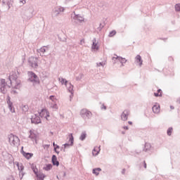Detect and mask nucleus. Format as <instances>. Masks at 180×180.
<instances>
[{
    "label": "nucleus",
    "instance_id": "obj_1",
    "mask_svg": "<svg viewBox=\"0 0 180 180\" xmlns=\"http://www.w3.org/2000/svg\"><path fill=\"white\" fill-rule=\"evenodd\" d=\"M33 13H34V8L32 6H28L22 15V18L25 20H30L33 18Z\"/></svg>",
    "mask_w": 180,
    "mask_h": 180
},
{
    "label": "nucleus",
    "instance_id": "obj_2",
    "mask_svg": "<svg viewBox=\"0 0 180 180\" xmlns=\"http://www.w3.org/2000/svg\"><path fill=\"white\" fill-rule=\"evenodd\" d=\"M8 79L11 84H12V79L13 81H15V85L14 86V89H19V88H20V82L18 81V74L13 73L9 76Z\"/></svg>",
    "mask_w": 180,
    "mask_h": 180
},
{
    "label": "nucleus",
    "instance_id": "obj_3",
    "mask_svg": "<svg viewBox=\"0 0 180 180\" xmlns=\"http://www.w3.org/2000/svg\"><path fill=\"white\" fill-rule=\"evenodd\" d=\"M8 141L11 146H16V144H19L20 140L17 136L13 135V134H11L10 135H8Z\"/></svg>",
    "mask_w": 180,
    "mask_h": 180
},
{
    "label": "nucleus",
    "instance_id": "obj_4",
    "mask_svg": "<svg viewBox=\"0 0 180 180\" xmlns=\"http://www.w3.org/2000/svg\"><path fill=\"white\" fill-rule=\"evenodd\" d=\"M30 78L28 79V81L30 82H34V84H40V79H39V77H37V75L33 72H28Z\"/></svg>",
    "mask_w": 180,
    "mask_h": 180
},
{
    "label": "nucleus",
    "instance_id": "obj_5",
    "mask_svg": "<svg viewBox=\"0 0 180 180\" xmlns=\"http://www.w3.org/2000/svg\"><path fill=\"white\" fill-rule=\"evenodd\" d=\"M65 9L62 6H56L53 9L52 11V18H56L58 15L61 13V12H64Z\"/></svg>",
    "mask_w": 180,
    "mask_h": 180
},
{
    "label": "nucleus",
    "instance_id": "obj_6",
    "mask_svg": "<svg viewBox=\"0 0 180 180\" xmlns=\"http://www.w3.org/2000/svg\"><path fill=\"white\" fill-rule=\"evenodd\" d=\"M80 115L84 120H86V119H91V117L92 116V112L86 109H82L80 111Z\"/></svg>",
    "mask_w": 180,
    "mask_h": 180
},
{
    "label": "nucleus",
    "instance_id": "obj_7",
    "mask_svg": "<svg viewBox=\"0 0 180 180\" xmlns=\"http://www.w3.org/2000/svg\"><path fill=\"white\" fill-rule=\"evenodd\" d=\"M39 58L34 56H31L29 58L28 63L32 68H37L39 64L37 63Z\"/></svg>",
    "mask_w": 180,
    "mask_h": 180
},
{
    "label": "nucleus",
    "instance_id": "obj_8",
    "mask_svg": "<svg viewBox=\"0 0 180 180\" xmlns=\"http://www.w3.org/2000/svg\"><path fill=\"white\" fill-rule=\"evenodd\" d=\"M75 16L73 17V20L75 22V23H82V22H84V17L81 16V15L79 14H75V12H73Z\"/></svg>",
    "mask_w": 180,
    "mask_h": 180
},
{
    "label": "nucleus",
    "instance_id": "obj_9",
    "mask_svg": "<svg viewBox=\"0 0 180 180\" xmlns=\"http://www.w3.org/2000/svg\"><path fill=\"white\" fill-rule=\"evenodd\" d=\"M31 123L34 124H39L41 123V120L39 115L34 114L31 117Z\"/></svg>",
    "mask_w": 180,
    "mask_h": 180
},
{
    "label": "nucleus",
    "instance_id": "obj_10",
    "mask_svg": "<svg viewBox=\"0 0 180 180\" xmlns=\"http://www.w3.org/2000/svg\"><path fill=\"white\" fill-rule=\"evenodd\" d=\"M6 85H8V84L6 83L5 79H1V84H0V91H1V94H6Z\"/></svg>",
    "mask_w": 180,
    "mask_h": 180
},
{
    "label": "nucleus",
    "instance_id": "obj_11",
    "mask_svg": "<svg viewBox=\"0 0 180 180\" xmlns=\"http://www.w3.org/2000/svg\"><path fill=\"white\" fill-rule=\"evenodd\" d=\"M69 143H65L63 145L65 148H70V147L74 146V136H72V134H69Z\"/></svg>",
    "mask_w": 180,
    "mask_h": 180
},
{
    "label": "nucleus",
    "instance_id": "obj_12",
    "mask_svg": "<svg viewBox=\"0 0 180 180\" xmlns=\"http://www.w3.org/2000/svg\"><path fill=\"white\" fill-rule=\"evenodd\" d=\"M6 102L11 113H15V108L13 107V103L11 101V96L7 97Z\"/></svg>",
    "mask_w": 180,
    "mask_h": 180
},
{
    "label": "nucleus",
    "instance_id": "obj_13",
    "mask_svg": "<svg viewBox=\"0 0 180 180\" xmlns=\"http://www.w3.org/2000/svg\"><path fill=\"white\" fill-rule=\"evenodd\" d=\"M130 115V111L129 110H124L121 114V119L123 122H126Z\"/></svg>",
    "mask_w": 180,
    "mask_h": 180
},
{
    "label": "nucleus",
    "instance_id": "obj_14",
    "mask_svg": "<svg viewBox=\"0 0 180 180\" xmlns=\"http://www.w3.org/2000/svg\"><path fill=\"white\" fill-rule=\"evenodd\" d=\"M13 4V0H3L2 4L3 6H7V9H11V6Z\"/></svg>",
    "mask_w": 180,
    "mask_h": 180
},
{
    "label": "nucleus",
    "instance_id": "obj_15",
    "mask_svg": "<svg viewBox=\"0 0 180 180\" xmlns=\"http://www.w3.org/2000/svg\"><path fill=\"white\" fill-rule=\"evenodd\" d=\"M115 60H118V61H120L121 63V64H122L121 67H124V65H123V64H126V63H127V60L124 58L121 57V56H117V57H115V58L113 57L112 60H115Z\"/></svg>",
    "mask_w": 180,
    "mask_h": 180
},
{
    "label": "nucleus",
    "instance_id": "obj_16",
    "mask_svg": "<svg viewBox=\"0 0 180 180\" xmlns=\"http://www.w3.org/2000/svg\"><path fill=\"white\" fill-rule=\"evenodd\" d=\"M51 162H52L53 165H54L56 167H58V165H60V162H58V160H57V156L56 155H52Z\"/></svg>",
    "mask_w": 180,
    "mask_h": 180
},
{
    "label": "nucleus",
    "instance_id": "obj_17",
    "mask_svg": "<svg viewBox=\"0 0 180 180\" xmlns=\"http://www.w3.org/2000/svg\"><path fill=\"white\" fill-rule=\"evenodd\" d=\"M45 115V117H50V113L49 112V111H47V110L46 109H42L41 112H39V116H41V117H43Z\"/></svg>",
    "mask_w": 180,
    "mask_h": 180
},
{
    "label": "nucleus",
    "instance_id": "obj_18",
    "mask_svg": "<svg viewBox=\"0 0 180 180\" xmlns=\"http://www.w3.org/2000/svg\"><path fill=\"white\" fill-rule=\"evenodd\" d=\"M93 44L91 46L92 50H99V46H98V41H96V38H94Z\"/></svg>",
    "mask_w": 180,
    "mask_h": 180
},
{
    "label": "nucleus",
    "instance_id": "obj_19",
    "mask_svg": "<svg viewBox=\"0 0 180 180\" xmlns=\"http://www.w3.org/2000/svg\"><path fill=\"white\" fill-rule=\"evenodd\" d=\"M22 155L27 160H30V158H32V157H33V153H26L25 151H22Z\"/></svg>",
    "mask_w": 180,
    "mask_h": 180
},
{
    "label": "nucleus",
    "instance_id": "obj_20",
    "mask_svg": "<svg viewBox=\"0 0 180 180\" xmlns=\"http://www.w3.org/2000/svg\"><path fill=\"white\" fill-rule=\"evenodd\" d=\"M47 51H49V47L47 46H44L41 49H37V52L42 53V54H44Z\"/></svg>",
    "mask_w": 180,
    "mask_h": 180
},
{
    "label": "nucleus",
    "instance_id": "obj_21",
    "mask_svg": "<svg viewBox=\"0 0 180 180\" xmlns=\"http://www.w3.org/2000/svg\"><path fill=\"white\" fill-rule=\"evenodd\" d=\"M66 88L68 89V92L72 95V92H74V85H72L71 83H68Z\"/></svg>",
    "mask_w": 180,
    "mask_h": 180
},
{
    "label": "nucleus",
    "instance_id": "obj_22",
    "mask_svg": "<svg viewBox=\"0 0 180 180\" xmlns=\"http://www.w3.org/2000/svg\"><path fill=\"white\" fill-rule=\"evenodd\" d=\"M150 150H151V144H150L149 143H146L143 148V151H145V153H147L150 151Z\"/></svg>",
    "mask_w": 180,
    "mask_h": 180
},
{
    "label": "nucleus",
    "instance_id": "obj_23",
    "mask_svg": "<svg viewBox=\"0 0 180 180\" xmlns=\"http://www.w3.org/2000/svg\"><path fill=\"white\" fill-rule=\"evenodd\" d=\"M136 63H139V66L141 67L143 65V59L140 55H137L136 56Z\"/></svg>",
    "mask_w": 180,
    "mask_h": 180
},
{
    "label": "nucleus",
    "instance_id": "obj_24",
    "mask_svg": "<svg viewBox=\"0 0 180 180\" xmlns=\"http://www.w3.org/2000/svg\"><path fill=\"white\" fill-rule=\"evenodd\" d=\"M35 175L39 180H44V178H46V176L43 173H38Z\"/></svg>",
    "mask_w": 180,
    "mask_h": 180
},
{
    "label": "nucleus",
    "instance_id": "obj_25",
    "mask_svg": "<svg viewBox=\"0 0 180 180\" xmlns=\"http://www.w3.org/2000/svg\"><path fill=\"white\" fill-rule=\"evenodd\" d=\"M101 171H102V169H101L100 167H97V168L93 169L92 172L95 175L98 176L99 175V172H101Z\"/></svg>",
    "mask_w": 180,
    "mask_h": 180
},
{
    "label": "nucleus",
    "instance_id": "obj_26",
    "mask_svg": "<svg viewBox=\"0 0 180 180\" xmlns=\"http://www.w3.org/2000/svg\"><path fill=\"white\" fill-rule=\"evenodd\" d=\"M85 139H86V131H83L80 135L79 140H81V141H84Z\"/></svg>",
    "mask_w": 180,
    "mask_h": 180
},
{
    "label": "nucleus",
    "instance_id": "obj_27",
    "mask_svg": "<svg viewBox=\"0 0 180 180\" xmlns=\"http://www.w3.org/2000/svg\"><path fill=\"white\" fill-rule=\"evenodd\" d=\"M153 113H158L160 112V106L153 105L152 108Z\"/></svg>",
    "mask_w": 180,
    "mask_h": 180
},
{
    "label": "nucleus",
    "instance_id": "obj_28",
    "mask_svg": "<svg viewBox=\"0 0 180 180\" xmlns=\"http://www.w3.org/2000/svg\"><path fill=\"white\" fill-rule=\"evenodd\" d=\"M51 168H53V165L48 164V165H46V167H44L43 169H44V171H50Z\"/></svg>",
    "mask_w": 180,
    "mask_h": 180
},
{
    "label": "nucleus",
    "instance_id": "obj_29",
    "mask_svg": "<svg viewBox=\"0 0 180 180\" xmlns=\"http://www.w3.org/2000/svg\"><path fill=\"white\" fill-rule=\"evenodd\" d=\"M22 112H25V113H26V112H27V110H29V106L26 105H22Z\"/></svg>",
    "mask_w": 180,
    "mask_h": 180
},
{
    "label": "nucleus",
    "instance_id": "obj_30",
    "mask_svg": "<svg viewBox=\"0 0 180 180\" xmlns=\"http://www.w3.org/2000/svg\"><path fill=\"white\" fill-rule=\"evenodd\" d=\"M31 168H32V171H33V172H34V174L36 175L37 174H39V170L37 169V167H36V166H34V165H32V167H31Z\"/></svg>",
    "mask_w": 180,
    "mask_h": 180
},
{
    "label": "nucleus",
    "instance_id": "obj_31",
    "mask_svg": "<svg viewBox=\"0 0 180 180\" xmlns=\"http://www.w3.org/2000/svg\"><path fill=\"white\" fill-rule=\"evenodd\" d=\"M60 82H61L62 85H65V86H67V85H68V81H67V79H65L64 78H61Z\"/></svg>",
    "mask_w": 180,
    "mask_h": 180
},
{
    "label": "nucleus",
    "instance_id": "obj_32",
    "mask_svg": "<svg viewBox=\"0 0 180 180\" xmlns=\"http://www.w3.org/2000/svg\"><path fill=\"white\" fill-rule=\"evenodd\" d=\"M173 130H174V129L172 127H169L167 131V136H172Z\"/></svg>",
    "mask_w": 180,
    "mask_h": 180
},
{
    "label": "nucleus",
    "instance_id": "obj_33",
    "mask_svg": "<svg viewBox=\"0 0 180 180\" xmlns=\"http://www.w3.org/2000/svg\"><path fill=\"white\" fill-rule=\"evenodd\" d=\"M116 34V30H112L111 32H110L108 36L109 37H113V36H115Z\"/></svg>",
    "mask_w": 180,
    "mask_h": 180
},
{
    "label": "nucleus",
    "instance_id": "obj_34",
    "mask_svg": "<svg viewBox=\"0 0 180 180\" xmlns=\"http://www.w3.org/2000/svg\"><path fill=\"white\" fill-rule=\"evenodd\" d=\"M174 8H175L176 12H180V4H176L174 6Z\"/></svg>",
    "mask_w": 180,
    "mask_h": 180
},
{
    "label": "nucleus",
    "instance_id": "obj_35",
    "mask_svg": "<svg viewBox=\"0 0 180 180\" xmlns=\"http://www.w3.org/2000/svg\"><path fill=\"white\" fill-rule=\"evenodd\" d=\"M83 77H84V75L80 73L79 76L76 77V81H81Z\"/></svg>",
    "mask_w": 180,
    "mask_h": 180
},
{
    "label": "nucleus",
    "instance_id": "obj_36",
    "mask_svg": "<svg viewBox=\"0 0 180 180\" xmlns=\"http://www.w3.org/2000/svg\"><path fill=\"white\" fill-rule=\"evenodd\" d=\"M29 139H31V140H36L37 135L36 134H32V135H30Z\"/></svg>",
    "mask_w": 180,
    "mask_h": 180
},
{
    "label": "nucleus",
    "instance_id": "obj_37",
    "mask_svg": "<svg viewBox=\"0 0 180 180\" xmlns=\"http://www.w3.org/2000/svg\"><path fill=\"white\" fill-rule=\"evenodd\" d=\"M17 167L19 171H23V169H25V167H23V165L19 166V163L17 164Z\"/></svg>",
    "mask_w": 180,
    "mask_h": 180
},
{
    "label": "nucleus",
    "instance_id": "obj_38",
    "mask_svg": "<svg viewBox=\"0 0 180 180\" xmlns=\"http://www.w3.org/2000/svg\"><path fill=\"white\" fill-rule=\"evenodd\" d=\"M11 94H12L13 95H18V91L16 90H15V89H13L11 91Z\"/></svg>",
    "mask_w": 180,
    "mask_h": 180
},
{
    "label": "nucleus",
    "instance_id": "obj_39",
    "mask_svg": "<svg viewBox=\"0 0 180 180\" xmlns=\"http://www.w3.org/2000/svg\"><path fill=\"white\" fill-rule=\"evenodd\" d=\"M49 99H50L52 102H55V101H56V96H49Z\"/></svg>",
    "mask_w": 180,
    "mask_h": 180
},
{
    "label": "nucleus",
    "instance_id": "obj_40",
    "mask_svg": "<svg viewBox=\"0 0 180 180\" xmlns=\"http://www.w3.org/2000/svg\"><path fill=\"white\" fill-rule=\"evenodd\" d=\"M104 27H105L104 25H102V23H100L99 27H98V30L101 31Z\"/></svg>",
    "mask_w": 180,
    "mask_h": 180
},
{
    "label": "nucleus",
    "instance_id": "obj_41",
    "mask_svg": "<svg viewBox=\"0 0 180 180\" xmlns=\"http://www.w3.org/2000/svg\"><path fill=\"white\" fill-rule=\"evenodd\" d=\"M53 146L54 148H56V149L60 148V146L56 144L55 142L53 143Z\"/></svg>",
    "mask_w": 180,
    "mask_h": 180
},
{
    "label": "nucleus",
    "instance_id": "obj_42",
    "mask_svg": "<svg viewBox=\"0 0 180 180\" xmlns=\"http://www.w3.org/2000/svg\"><path fill=\"white\" fill-rule=\"evenodd\" d=\"M154 96L158 97V96H162V94L159 93H154Z\"/></svg>",
    "mask_w": 180,
    "mask_h": 180
},
{
    "label": "nucleus",
    "instance_id": "obj_43",
    "mask_svg": "<svg viewBox=\"0 0 180 180\" xmlns=\"http://www.w3.org/2000/svg\"><path fill=\"white\" fill-rule=\"evenodd\" d=\"M52 108H53V109H58V106L57 105V104H54V105L52 106Z\"/></svg>",
    "mask_w": 180,
    "mask_h": 180
},
{
    "label": "nucleus",
    "instance_id": "obj_44",
    "mask_svg": "<svg viewBox=\"0 0 180 180\" xmlns=\"http://www.w3.org/2000/svg\"><path fill=\"white\" fill-rule=\"evenodd\" d=\"M101 109H104V110H106V109H107L106 105H105L103 104V105H102V107H101Z\"/></svg>",
    "mask_w": 180,
    "mask_h": 180
},
{
    "label": "nucleus",
    "instance_id": "obj_45",
    "mask_svg": "<svg viewBox=\"0 0 180 180\" xmlns=\"http://www.w3.org/2000/svg\"><path fill=\"white\" fill-rule=\"evenodd\" d=\"M122 175H124V174H126V169H122Z\"/></svg>",
    "mask_w": 180,
    "mask_h": 180
},
{
    "label": "nucleus",
    "instance_id": "obj_46",
    "mask_svg": "<svg viewBox=\"0 0 180 180\" xmlns=\"http://www.w3.org/2000/svg\"><path fill=\"white\" fill-rule=\"evenodd\" d=\"M54 151L56 153V154H60V151L57 150V148H54Z\"/></svg>",
    "mask_w": 180,
    "mask_h": 180
},
{
    "label": "nucleus",
    "instance_id": "obj_47",
    "mask_svg": "<svg viewBox=\"0 0 180 180\" xmlns=\"http://www.w3.org/2000/svg\"><path fill=\"white\" fill-rule=\"evenodd\" d=\"M143 167L145 169L147 168V163H146V161H143Z\"/></svg>",
    "mask_w": 180,
    "mask_h": 180
},
{
    "label": "nucleus",
    "instance_id": "obj_48",
    "mask_svg": "<svg viewBox=\"0 0 180 180\" xmlns=\"http://www.w3.org/2000/svg\"><path fill=\"white\" fill-rule=\"evenodd\" d=\"M158 94H162V90L161 89H158Z\"/></svg>",
    "mask_w": 180,
    "mask_h": 180
},
{
    "label": "nucleus",
    "instance_id": "obj_49",
    "mask_svg": "<svg viewBox=\"0 0 180 180\" xmlns=\"http://www.w3.org/2000/svg\"><path fill=\"white\" fill-rule=\"evenodd\" d=\"M6 180H15L13 176L8 178Z\"/></svg>",
    "mask_w": 180,
    "mask_h": 180
},
{
    "label": "nucleus",
    "instance_id": "obj_50",
    "mask_svg": "<svg viewBox=\"0 0 180 180\" xmlns=\"http://www.w3.org/2000/svg\"><path fill=\"white\" fill-rule=\"evenodd\" d=\"M83 43H85V39H81L80 44H82Z\"/></svg>",
    "mask_w": 180,
    "mask_h": 180
},
{
    "label": "nucleus",
    "instance_id": "obj_51",
    "mask_svg": "<svg viewBox=\"0 0 180 180\" xmlns=\"http://www.w3.org/2000/svg\"><path fill=\"white\" fill-rule=\"evenodd\" d=\"M123 129H124V130H129V127L124 126L123 127Z\"/></svg>",
    "mask_w": 180,
    "mask_h": 180
},
{
    "label": "nucleus",
    "instance_id": "obj_52",
    "mask_svg": "<svg viewBox=\"0 0 180 180\" xmlns=\"http://www.w3.org/2000/svg\"><path fill=\"white\" fill-rule=\"evenodd\" d=\"M32 134H34V133L33 131L30 130V136H31Z\"/></svg>",
    "mask_w": 180,
    "mask_h": 180
},
{
    "label": "nucleus",
    "instance_id": "obj_53",
    "mask_svg": "<svg viewBox=\"0 0 180 180\" xmlns=\"http://www.w3.org/2000/svg\"><path fill=\"white\" fill-rule=\"evenodd\" d=\"M73 96H74V92H72V94H71V95L70 96V99H72Z\"/></svg>",
    "mask_w": 180,
    "mask_h": 180
},
{
    "label": "nucleus",
    "instance_id": "obj_54",
    "mask_svg": "<svg viewBox=\"0 0 180 180\" xmlns=\"http://www.w3.org/2000/svg\"><path fill=\"white\" fill-rule=\"evenodd\" d=\"M20 2H22V4H25L26 3V0H21Z\"/></svg>",
    "mask_w": 180,
    "mask_h": 180
},
{
    "label": "nucleus",
    "instance_id": "obj_55",
    "mask_svg": "<svg viewBox=\"0 0 180 180\" xmlns=\"http://www.w3.org/2000/svg\"><path fill=\"white\" fill-rule=\"evenodd\" d=\"M99 65H101V67H103V62H100Z\"/></svg>",
    "mask_w": 180,
    "mask_h": 180
},
{
    "label": "nucleus",
    "instance_id": "obj_56",
    "mask_svg": "<svg viewBox=\"0 0 180 180\" xmlns=\"http://www.w3.org/2000/svg\"><path fill=\"white\" fill-rule=\"evenodd\" d=\"M59 39L60 41H65V40H67L66 39H61V38L59 37Z\"/></svg>",
    "mask_w": 180,
    "mask_h": 180
},
{
    "label": "nucleus",
    "instance_id": "obj_57",
    "mask_svg": "<svg viewBox=\"0 0 180 180\" xmlns=\"http://www.w3.org/2000/svg\"><path fill=\"white\" fill-rule=\"evenodd\" d=\"M170 109H172V110L175 109V108L173 105H170Z\"/></svg>",
    "mask_w": 180,
    "mask_h": 180
},
{
    "label": "nucleus",
    "instance_id": "obj_58",
    "mask_svg": "<svg viewBox=\"0 0 180 180\" xmlns=\"http://www.w3.org/2000/svg\"><path fill=\"white\" fill-rule=\"evenodd\" d=\"M23 151H25V150H23V146H22V148H21V153L22 154H23Z\"/></svg>",
    "mask_w": 180,
    "mask_h": 180
},
{
    "label": "nucleus",
    "instance_id": "obj_59",
    "mask_svg": "<svg viewBox=\"0 0 180 180\" xmlns=\"http://www.w3.org/2000/svg\"><path fill=\"white\" fill-rule=\"evenodd\" d=\"M128 123H129V124H133V122H132L131 121H129Z\"/></svg>",
    "mask_w": 180,
    "mask_h": 180
},
{
    "label": "nucleus",
    "instance_id": "obj_60",
    "mask_svg": "<svg viewBox=\"0 0 180 180\" xmlns=\"http://www.w3.org/2000/svg\"><path fill=\"white\" fill-rule=\"evenodd\" d=\"M67 174L65 173V172H63V176H66Z\"/></svg>",
    "mask_w": 180,
    "mask_h": 180
},
{
    "label": "nucleus",
    "instance_id": "obj_61",
    "mask_svg": "<svg viewBox=\"0 0 180 180\" xmlns=\"http://www.w3.org/2000/svg\"><path fill=\"white\" fill-rule=\"evenodd\" d=\"M98 154H99V150L96 152V153L95 154V155H98Z\"/></svg>",
    "mask_w": 180,
    "mask_h": 180
},
{
    "label": "nucleus",
    "instance_id": "obj_62",
    "mask_svg": "<svg viewBox=\"0 0 180 180\" xmlns=\"http://www.w3.org/2000/svg\"><path fill=\"white\" fill-rule=\"evenodd\" d=\"M94 151H96V150H95V148L93 150V155H95V153H94Z\"/></svg>",
    "mask_w": 180,
    "mask_h": 180
},
{
    "label": "nucleus",
    "instance_id": "obj_63",
    "mask_svg": "<svg viewBox=\"0 0 180 180\" xmlns=\"http://www.w3.org/2000/svg\"><path fill=\"white\" fill-rule=\"evenodd\" d=\"M71 0H65V2H70Z\"/></svg>",
    "mask_w": 180,
    "mask_h": 180
},
{
    "label": "nucleus",
    "instance_id": "obj_64",
    "mask_svg": "<svg viewBox=\"0 0 180 180\" xmlns=\"http://www.w3.org/2000/svg\"><path fill=\"white\" fill-rule=\"evenodd\" d=\"M51 134H52V135H53V134H53V132H51Z\"/></svg>",
    "mask_w": 180,
    "mask_h": 180
}]
</instances>
